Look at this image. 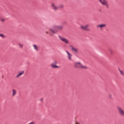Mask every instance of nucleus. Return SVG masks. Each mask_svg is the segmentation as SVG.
I'll list each match as a JSON object with an SVG mask.
<instances>
[{
	"label": "nucleus",
	"mask_w": 124,
	"mask_h": 124,
	"mask_svg": "<svg viewBox=\"0 0 124 124\" xmlns=\"http://www.w3.org/2000/svg\"><path fill=\"white\" fill-rule=\"evenodd\" d=\"M63 29L62 25H53L52 28H50L49 31L51 34H57L60 31H62Z\"/></svg>",
	"instance_id": "nucleus-1"
},
{
	"label": "nucleus",
	"mask_w": 124,
	"mask_h": 124,
	"mask_svg": "<svg viewBox=\"0 0 124 124\" xmlns=\"http://www.w3.org/2000/svg\"><path fill=\"white\" fill-rule=\"evenodd\" d=\"M74 67L75 68H80V69H88V67L82 64L80 62H77L74 63Z\"/></svg>",
	"instance_id": "nucleus-2"
},
{
	"label": "nucleus",
	"mask_w": 124,
	"mask_h": 124,
	"mask_svg": "<svg viewBox=\"0 0 124 124\" xmlns=\"http://www.w3.org/2000/svg\"><path fill=\"white\" fill-rule=\"evenodd\" d=\"M90 25L89 24H86L85 25H80V29L83 30V31H90L91 29L89 28Z\"/></svg>",
	"instance_id": "nucleus-3"
},
{
	"label": "nucleus",
	"mask_w": 124,
	"mask_h": 124,
	"mask_svg": "<svg viewBox=\"0 0 124 124\" xmlns=\"http://www.w3.org/2000/svg\"><path fill=\"white\" fill-rule=\"evenodd\" d=\"M59 37L60 40H61V41H62V42L65 43V44H69V41L68 40V39H67L63 37H62L61 36H59Z\"/></svg>",
	"instance_id": "nucleus-4"
},
{
	"label": "nucleus",
	"mask_w": 124,
	"mask_h": 124,
	"mask_svg": "<svg viewBox=\"0 0 124 124\" xmlns=\"http://www.w3.org/2000/svg\"><path fill=\"white\" fill-rule=\"evenodd\" d=\"M51 7L54 11H57V10L59 9V7H58L57 4L55 3H52L51 4Z\"/></svg>",
	"instance_id": "nucleus-5"
},
{
	"label": "nucleus",
	"mask_w": 124,
	"mask_h": 124,
	"mask_svg": "<svg viewBox=\"0 0 124 124\" xmlns=\"http://www.w3.org/2000/svg\"><path fill=\"white\" fill-rule=\"evenodd\" d=\"M117 109L118 110V112L119 113V115H120L122 117L124 116V110L121 107H118Z\"/></svg>",
	"instance_id": "nucleus-6"
},
{
	"label": "nucleus",
	"mask_w": 124,
	"mask_h": 124,
	"mask_svg": "<svg viewBox=\"0 0 124 124\" xmlns=\"http://www.w3.org/2000/svg\"><path fill=\"white\" fill-rule=\"evenodd\" d=\"M99 0L100 3L102 4V5H105V6H108V2L107 0Z\"/></svg>",
	"instance_id": "nucleus-7"
},
{
	"label": "nucleus",
	"mask_w": 124,
	"mask_h": 124,
	"mask_svg": "<svg viewBox=\"0 0 124 124\" xmlns=\"http://www.w3.org/2000/svg\"><path fill=\"white\" fill-rule=\"evenodd\" d=\"M57 62L54 61L51 64L50 66H51L52 68H59V66L57 65Z\"/></svg>",
	"instance_id": "nucleus-8"
},
{
	"label": "nucleus",
	"mask_w": 124,
	"mask_h": 124,
	"mask_svg": "<svg viewBox=\"0 0 124 124\" xmlns=\"http://www.w3.org/2000/svg\"><path fill=\"white\" fill-rule=\"evenodd\" d=\"M71 50L73 53H75V54H78V48L72 46Z\"/></svg>",
	"instance_id": "nucleus-9"
},
{
	"label": "nucleus",
	"mask_w": 124,
	"mask_h": 124,
	"mask_svg": "<svg viewBox=\"0 0 124 124\" xmlns=\"http://www.w3.org/2000/svg\"><path fill=\"white\" fill-rule=\"evenodd\" d=\"M105 27H106V24H101L97 26V28L100 29L101 30V29H103V28H105Z\"/></svg>",
	"instance_id": "nucleus-10"
},
{
	"label": "nucleus",
	"mask_w": 124,
	"mask_h": 124,
	"mask_svg": "<svg viewBox=\"0 0 124 124\" xmlns=\"http://www.w3.org/2000/svg\"><path fill=\"white\" fill-rule=\"evenodd\" d=\"M66 52L67 54V57L68 60H69V61H71V60H72V55L68 51H66Z\"/></svg>",
	"instance_id": "nucleus-11"
},
{
	"label": "nucleus",
	"mask_w": 124,
	"mask_h": 124,
	"mask_svg": "<svg viewBox=\"0 0 124 124\" xmlns=\"http://www.w3.org/2000/svg\"><path fill=\"white\" fill-rule=\"evenodd\" d=\"M25 72H24V71H22L21 72H20L19 73H18V74H17L16 76V78H18L19 77H20V76H22V75H23V74Z\"/></svg>",
	"instance_id": "nucleus-12"
},
{
	"label": "nucleus",
	"mask_w": 124,
	"mask_h": 124,
	"mask_svg": "<svg viewBox=\"0 0 124 124\" xmlns=\"http://www.w3.org/2000/svg\"><path fill=\"white\" fill-rule=\"evenodd\" d=\"M33 47L35 51H38V50H39V47H38V46H37L36 45H33Z\"/></svg>",
	"instance_id": "nucleus-13"
},
{
	"label": "nucleus",
	"mask_w": 124,
	"mask_h": 124,
	"mask_svg": "<svg viewBox=\"0 0 124 124\" xmlns=\"http://www.w3.org/2000/svg\"><path fill=\"white\" fill-rule=\"evenodd\" d=\"M16 91L15 90V89H13L12 90V96H14L16 95Z\"/></svg>",
	"instance_id": "nucleus-14"
},
{
	"label": "nucleus",
	"mask_w": 124,
	"mask_h": 124,
	"mask_svg": "<svg viewBox=\"0 0 124 124\" xmlns=\"http://www.w3.org/2000/svg\"><path fill=\"white\" fill-rule=\"evenodd\" d=\"M119 71L121 75H122V76H124V71L123 70H121V69H119Z\"/></svg>",
	"instance_id": "nucleus-15"
},
{
	"label": "nucleus",
	"mask_w": 124,
	"mask_h": 124,
	"mask_svg": "<svg viewBox=\"0 0 124 124\" xmlns=\"http://www.w3.org/2000/svg\"><path fill=\"white\" fill-rule=\"evenodd\" d=\"M6 19H5V18H3V17H0V21H1V22H5V21L6 20Z\"/></svg>",
	"instance_id": "nucleus-16"
},
{
	"label": "nucleus",
	"mask_w": 124,
	"mask_h": 124,
	"mask_svg": "<svg viewBox=\"0 0 124 124\" xmlns=\"http://www.w3.org/2000/svg\"><path fill=\"white\" fill-rule=\"evenodd\" d=\"M0 37H2V38H5L6 36L3 34H0Z\"/></svg>",
	"instance_id": "nucleus-17"
},
{
	"label": "nucleus",
	"mask_w": 124,
	"mask_h": 124,
	"mask_svg": "<svg viewBox=\"0 0 124 124\" xmlns=\"http://www.w3.org/2000/svg\"><path fill=\"white\" fill-rule=\"evenodd\" d=\"M18 45L20 48H23V47L24 46V45L23 44H18Z\"/></svg>",
	"instance_id": "nucleus-18"
},
{
	"label": "nucleus",
	"mask_w": 124,
	"mask_h": 124,
	"mask_svg": "<svg viewBox=\"0 0 124 124\" xmlns=\"http://www.w3.org/2000/svg\"><path fill=\"white\" fill-rule=\"evenodd\" d=\"M109 97L110 98H112V95H109Z\"/></svg>",
	"instance_id": "nucleus-19"
},
{
	"label": "nucleus",
	"mask_w": 124,
	"mask_h": 124,
	"mask_svg": "<svg viewBox=\"0 0 124 124\" xmlns=\"http://www.w3.org/2000/svg\"><path fill=\"white\" fill-rule=\"evenodd\" d=\"M46 34H48V33H49V32H48V31H46Z\"/></svg>",
	"instance_id": "nucleus-20"
},
{
	"label": "nucleus",
	"mask_w": 124,
	"mask_h": 124,
	"mask_svg": "<svg viewBox=\"0 0 124 124\" xmlns=\"http://www.w3.org/2000/svg\"><path fill=\"white\" fill-rule=\"evenodd\" d=\"M43 99H41V101H42Z\"/></svg>",
	"instance_id": "nucleus-21"
}]
</instances>
